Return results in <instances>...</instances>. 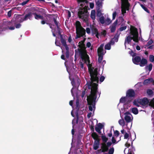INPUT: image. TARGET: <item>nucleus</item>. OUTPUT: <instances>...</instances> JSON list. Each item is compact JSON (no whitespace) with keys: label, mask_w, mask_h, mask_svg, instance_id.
I'll use <instances>...</instances> for the list:
<instances>
[{"label":"nucleus","mask_w":154,"mask_h":154,"mask_svg":"<svg viewBox=\"0 0 154 154\" xmlns=\"http://www.w3.org/2000/svg\"><path fill=\"white\" fill-rule=\"evenodd\" d=\"M119 134V132L117 131H116L114 132V137H115L116 138H116H117L118 137Z\"/></svg>","instance_id":"39"},{"label":"nucleus","mask_w":154,"mask_h":154,"mask_svg":"<svg viewBox=\"0 0 154 154\" xmlns=\"http://www.w3.org/2000/svg\"><path fill=\"white\" fill-rule=\"evenodd\" d=\"M147 94L150 96H151L153 94L152 91L150 89H148L147 91Z\"/></svg>","instance_id":"35"},{"label":"nucleus","mask_w":154,"mask_h":154,"mask_svg":"<svg viewBox=\"0 0 154 154\" xmlns=\"http://www.w3.org/2000/svg\"><path fill=\"white\" fill-rule=\"evenodd\" d=\"M96 11L95 10L91 11V17L93 20H94L95 19Z\"/></svg>","instance_id":"22"},{"label":"nucleus","mask_w":154,"mask_h":154,"mask_svg":"<svg viewBox=\"0 0 154 154\" xmlns=\"http://www.w3.org/2000/svg\"><path fill=\"white\" fill-rule=\"evenodd\" d=\"M118 122L120 125L122 127H124L125 126V122L123 119H122L119 120Z\"/></svg>","instance_id":"27"},{"label":"nucleus","mask_w":154,"mask_h":154,"mask_svg":"<svg viewBox=\"0 0 154 154\" xmlns=\"http://www.w3.org/2000/svg\"><path fill=\"white\" fill-rule=\"evenodd\" d=\"M99 140H95L93 145L94 149L95 150L97 149L99 147Z\"/></svg>","instance_id":"20"},{"label":"nucleus","mask_w":154,"mask_h":154,"mask_svg":"<svg viewBox=\"0 0 154 154\" xmlns=\"http://www.w3.org/2000/svg\"><path fill=\"white\" fill-rule=\"evenodd\" d=\"M104 44L101 45L97 49V53L99 56L98 61L100 63L103 59V55L106 53V51L103 50Z\"/></svg>","instance_id":"8"},{"label":"nucleus","mask_w":154,"mask_h":154,"mask_svg":"<svg viewBox=\"0 0 154 154\" xmlns=\"http://www.w3.org/2000/svg\"><path fill=\"white\" fill-rule=\"evenodd\" d=\"M124 119L127 122H131L133 119L132 115L128 112H126L124 114Z\"/></svg>","instance_id":"13"},{"label":"nucleus","mask_w":154,"mask_h":154,"mask_svg":"<svg viewBox=\"0 0 154 154\" xmlns=\"http://www.w3.org/2000/svg\"><path fill=\"white\" fill-rule=\"evenodd\" d=\"M128 154H134V153L133 151H132L131 149H129L128 150Z\"/></svg>","instance_id":"57"},{"label":"nucleus","mask_w":154,"mask_h":154,"mask_svg":"<svg viewBox=\"0 0 154 154\" xmlns=\"http://www.w3.org/2000/svg\"><path fill=\"white\" fill-rule=\"evenodd\" d=\"M150 83H152L154 84V80H153L152 78H149L145 80L143 82V84L144 85H147Z\"/></svg>","instance_id":"18"},{"label":"nucleus","mask_w":154,"mask_h":154,"mask_svg":"<svg viewBox=\"0 0 154 154\" xmlns=\"http://www.w3.org/2000/svg\"><path fill=\"white\" fill-rule=\"evenodd\" d=\"M149 60L151 62H154V56L152 55H150L149 56Z\"/></svg>","instance_id":"41"},{"label":"nucleus","mask_w":154,"mask_h":154,"mask_svg":"<svg viewBox=\"0 0 154 154\" xmlns=\"http://www.w3.org/2000/svg\"><path fill=\"white\" fill-rule=\"evenodd\" d=\"M33 15H34L35 17V19H43V17L40 15H38L34 13L33 14Z\"/></svg>","instance_id":"29"},{"label":"nucleus","mask_w":154,"mask_h":154,"mask_svg":"<svg viewBox=\"0 0 154 154\" xmlns=\"http://www.w3.org/2000/svg\"><path fill=\"white\" fill-rule=\"evenodd\" d=\"M96 5L97 6V9H101L102 7V2L99 1H97L96 2Z\"/></svg>","instance_id":"25"},{"label":"nucleus","mask_w":154,"mask_h":154,"mask_svg":"<svg viewBox=\"0 0 154 154\" xmlns=\"http://www.w3.org/2000/svg\"><path fill=\"white\" fill-rule=\"evenodd\" d=\"M131 111L135 115L137 114L138 113V111L137 108H132Z\"/></svg>","instance_id":"28"},{"label":"nucleus","mask_w":154,"mask_h":154,"mask_svg":"<svg viewBox=\"0 0 154 154\" xmlns=\"http://www.w3.org/2000/svg\"><path fill=\"white\" fill-rule=\"evenodd\" d=\"M140 6H141L142 7V8L146 11V12H147V13H149V11L143 5L141 4L140 5Z\"/></svg>","instance_id":"44"},{"label":"nucleus","mask_w":154,"mask_h":154,"mask_svg":"<svg viewBox=\"0 0 154 154\" xmlns=\"http://www.w3.org/2000/svg\"><path fill=\"white\" fill-rule=\"evenodd\" d=\"M72 40V39L71 38V36L70 35L68 38V41L69 43H70L71 42Z\"/></svg>","instance_id":"64"},{"label":"nucleus","mask_w":154,"mask_h":154,"mask_svg":"<svg viewBox=\"0 0 154 154\" xmlns=\"http://www.w3.org/2000/svg\"><path fill=\"white\" fill-rule=\"evenodd\" d=\"M61 42L63 45L65 47L66 50V54L67 57H68L69 53V48L66 44V41L63 38L61 39Z\"/></svg>","instance_id":"14"},{"label":"nucleus","mask_w":154,"mask_h":154,"mask_svg":"<svg viewBox=\"0 0 154 154\" xmlns=\"http://www.w3.org/2000/svg\"><path fill=\"white\" fill-rule=\"evenodd\" d=\"M97 127L101 129L103 128V125L101 123H99L98 124Z\"/></svg>","instance_id":"46"},{"label":"nucleus","mask_w":154,"mask_h":154,"mask_svg":"<svg viewBox=\"0 0 154 154\" xmlns=\"http://www.w3.org/2000/svg\"><path fill=\"white\" fill-rule=\"evenodd\" d=\"M153 41L151 40H150L148 42V45H151Z\"/></svg>","instance_id":"62"},{"label":"nucleus","mask_w":154,"mask_h":154,"mask_svg":"<svg viewBox=\"0 0 154 154\" xmlns=\"http://www.w3.org/2000/svg\"><path fill=\"white\" fill-rule=\"evenodd\" d=\"M99 21L100 23L103 24H104L105 23V20L103 17H101L99 19Z\"/></svg>","instance_id":"32"},{"label":"nucleus","mask_w":154,"mask_h":154,"mask_svg":"<svg viewBox=\"0 0 154 154\" xmlns=\"http://www.w3.org/2000/svg\"><path fill=\"white\" fill-rule=\"evenodd\" d=\"M142 86V83L141 82H139L137 84H136L135 85V87L137 88H139Z\"/></svg>","instance_id":"38"},{"label":"nucleus","mask_w":154,"mask_h":154,"mask_svg":"<svg viewBox=\"0 0 154 154\" xmlns=\"http://www.w3.org/2000/svg\"><path fill=\"white\" fill-rule=\"evenodd\" d=\"M54 20L55 24L56 26L55 29V30L53 29V27L52 25L50 26V27L52 29V31L53 32V35L54 36H56V35L55 33L58 34L59 35L60 34V31L59 27V23L55 19H54Z\"/></svg>","instance_id":"10"},{"label":"nucleus","mask_w":154,"mask_h":154,"mask_svg":"<svg viewBox=\"0 0 154 154\" xmlns=\"http://www.w3.org/2000/svg\"><path fill=\"white\" fill-rule=\"evenodd\" d=\"M86 46L88 48H89L91 46V43L90 42H88L86 44Z\"/></svg>","instance_id":"61"},{"label":"nucleus","mask_w":154,"mask_h":154,"mask_svg":"<svg viewBox=\"0 0 154 154\" xmlns=\"http://www.w3.org/2000/svg\"><path fill=\"white\" fill-rule=\"evenodd\" d=\"M98 85L91 86L89 85L88 88L91 89V94L87 97V100L89 105V110L90 111H94L95 109V104L97 98L98 96L99 97L100 94L98 90Z\"/></svg>","instance_id":"3"},{"label":"nucleus","mask_w":154,"mask_h":154,"mask_svg":"<svg viewBox=\"0 0 154 154\" xmlns=\"http://www.w3.org/2000/svg\"><path fill=\"white\" fill-rule=\"evenodd\" d=\"M86 0H78L80 5L81 7H80L79 11L78 12V15L79 17L82 19L84 21L87 22L88 19V14L87 11V7L86 6L83 8V4L86 2Z\"/></svg>","instance_id":"5"},{"label":"nucleus","mask_w":154,"mask_h":154,"mask_svg":"<svg viewBox=\"0 0 154 154\" xmlns=\"http://www.w3.org/2000/svg\"><path fill=\"white\" fill-rule=\"evenodd\" d=\"M138 35L137 29L134 26H131L130 35L127 37L125 41V45L126 49V46L128 45L131 44V41L132 40H133L134 42H138L139 40Z\"/></svg>","instance_id":"4"},{"label":"nucleus","mask_w":154,"mask_h":154,"mask_svg":"<svg viewBox=\"0 0 154 154\" xmlns=\"http://www.w3.org/2000/svg\"><path fill=\"white\" fill-rule=\"evenodd\" d=\"M132 61L133 63L136 64H139L140 60L141 58L140 57L136 56L132 58Z\"/></svg>","instance_id":"17"},{"label":"nucleus","mask_w":154,"mask_h":154,"mask_svg":"<svg viewBox=\"0 0 154 154\" xmlns=\"http://www.w3.org/2000/svg\"><path fill=\"white\" fill-rule=\"evenodd\" d=\"M130 54L131 55V56H132L133 57H134L136 56V54L134 53L132 51H131L130 53Z\"/></svg>","instance_id":"48"},{"label":"nucleus","mask_w":154,"mask_h":154,"mask_svg":"<svg viewBox=\"0 0 154 154\" xmlns=\"http://www.w3.org/2000/svg\"><path fill=\"white\" fill-rule=\"evenodd\" d=\"M122 2L121 9L122 14L125 13L126 10H129V4L128 2V0H121Z\"/></svg>","instance_id":"9"},{"label":"nucleus","mask_w":154,"mask_h":154,"mask_svg":"<svg viewBox=\"0 0 154 154\" xmlns=\"http://www.w3.org/2000/svg\"><path fill=\"white\" fill-rule=\"evenodd\" d=\"M119 22L120 23H122L124 21V19L122 17H119L118 18Z\"/></svg>","instance_id":"43"},{"label":"nucleus","mask_w":154,"mask_h":154,"mask_svg":"<svg viewBox=\"0 0 154 154\" xmlns=\"http://www.w3.org/2000/svg\"><path fill=\"white\" fill-rule=\"evenodd\" d=\"M31 16V14H28L26 15L24 17H23L22 15H18L17 17L18 18V21L20 22H22L24 20H27L28 19H30Z\"/></svg>","instance_id":"12"},{"label":"nucleus","mask_w":154,"mask_h":154,"mask_svg":"<svg viewBox=\"0 0 154 154\" xmlns=\"http://www.w3.org/2000/svg\"><path fill=\"white\" fill-rule=\"evenodd\" d=\"M29 1V0H26L25 1H23V2L20 3V5L23 6L26 4Z\"/></svg>","instance_id":"42"},{"label":"nucleus","mask_w":154,"mask_h":154,"mask_svg":"<svg viewBox=\"0 0 154 154\" xmlns=\"http://www.w3.org/2000/svg\"><path fill=\"white\" fill-rule=\"evenodd\" d=\"M106 31L105 30H103L101 32V35L105 36L106 35Z\"/></svg>","instance_id":"50"},{"label":"nucleus","mask_w":154,"mask_h":154,"mask_svg":"<svg viewBox=\"0 0 154 154\" xmlns=\"http://www.w3.org/2000/svg\"><path fill=\"white\" fill-rule=\"evenodd\" d=\"M80 55L82 61H81L79 64V66L80 67L81 70L85 72V68L84 67L83 63H86L88 67L91 76V82H87V85L88 87L89 85L91 86L98 85L99 82V78L97 72V69H94L92 67V65L90 64L88 55L87 54L86 51L84 50H82L80 52Z\"/></svg>","instance_id":"1"},{"label":"nucleus","mask_w":154,"mask_h":154,"mask_svg":"<svg viewBox=\"0 0 154 154\" xmlns=\"http://www.w3.org/2000/svg\"><path fill=\"white\" fill-rule=\"evenodd\" d=\"M118 20H116L110 26L109 28L111 32H114L115 31L118 23Z\"/></svg>","instance_id":"16"},{"label":"nucleus","mask_w":154,"mask_h":154,"mask_svg":"<svg viewBox=\"0 0 154 154\" xmlns=\"http://www.w3.org/2000/svg\"><path fill=\"white\" fill-rule=\"evenodd\" d=\"M71 83L72 85L73 86V88L71 90V92L72 96H74L73 91L74 90V86H75V82L74 80H72L71 81Z\"/></svg>","instance_id":"34"},{"label":"nucleus","mask_w":154,"mask_h":154,"mask_svg":"<svg viewBox=\"0 0 154 154\" xmlns=\"http://www.w3.org/2000/svg\"><path fill=\"white\" fill-rule=\"evenodd\" d=\"M102 10L101 9H98L97 11V16L99 17H100L102 14L101 13Z\"/></svg>","instance_id":"33"},{"label":"nucleus","mask_w":154,"mask_h":154,"mask_svg":"<svg viewBox=\"0 0 154 154\" xmlns=\"http://www.w3.org/2000/svg\"><path fill=\"white\" fill-rule=\"evenodd\" d=\"M130 143H128V142H127L125 144V146L127 147H128L130 146Z\"/></svg>","instance_id":"60"},{"label":"nucleus","mask_w":154,"mask_h":154,"mask_svg":"<svg viewBox=\"0 0 154 154\" xmlns=\"http://www.w3.org/2000/svg\"><path fill=\"white\" fill-rule=\"evenodd\" d=\"M126 26H124L123 27H120L119 29V30L120 31H122L124 30H125L126 28Z\"/></svg>","instance_id":"49"},{"label":"nucleus","mask_w":154,"mask_h":154,"mask_svg":"<svg viewBox=\"0 0 154 154\" xmlns=\"http://www.w3.org/2000/svg\"><path fill=\"white\" fill-rule=\"evenodd\" d=\"M92 137L93 138L96 140H98V135L95 133H93L92 134Z\"/></svg>","instance_id":"30"},{"label":"nucleus","mask_w":154,"mask_h":154,"mask_svg":"<svg viewBox=\"0 0 154 154\" xmlns=\"http://www.w3.org/2000/svg\"><path fill=\"white\" fill-rule=\"evenodd\" d=\"M79 100L78 99H77L76 101V109H73L72 110L71 114L73 117H75V116H76L77 118V119L76 120V122L77 123L78 121V113L77 112H75V111H77L78 110V109L79 108Z\"/></svg>","instance_id":"11"},{"label":"nucleus","mask_w":154,"mask_h":154,"mask_svg":"<svg viewBox=\"0 0 154 154\" xmlns=\"http://www.w3.org/2000/svg\"><path fill=\"white\" fill-rule=\"evenodd\" d=\"M90 7L91 9H92L94 8V4L93 3H89Z\"/></svg>","instance_id":"53"},{"label":"nucleus","mask_w":154,"mask_h":154,"mask_svg":"<svg viewBox=\"0 0 154 154\" xmlns=\"http://www.w3.org/2000/svg\"><path fill=\"white\" fill-rule=\"evenodd\" d=\"M86 31L87 33L88 34L90 33L91 32L90 29L89 28H87L86 29Z\"/></svg>","instance_id":"58"},{"label":"nucleus","mask_w":154,"mask_h":154,"mask_svg":"<svg viewBox=\"0 0 154 154\" xmlns=\"http://www.w3.org/2000/svg\"><path fill=\"white\" fill-rule=\"evenodd\" d=\"M129 137V134L127 133H125L124 135V139H128V138Z\"/></svg>","instance_id":"51"},{"label":"nucleus","mask_w":154,"mask_h":154,"mask_svg":"<svg viewBox=\"0 0 154 154\" xmlns=\"http://www.w3.org/2000/svg\"><path fill=\"white\" fill-rule=\"evenodd\" d=\"M102 139L103 140V141L106 143L108 140V138H107L105 136L103 135L101 137Z\"/></svg>","instance_id":"37"},{"label":"nucleus","mask_w":154,"mask_h":154,"mask_svg":"<svg viewBox=\"0 0 154 154\" xmlns=\"http://www.w3.org/2000/svg\"><path fill=\"white\" fill-rule=\"evenodd\" d=\"M152 67V65L151 64H149L148 65L145 67V69L146 71H148L149 72L151 70Z\"/></svg>","instance_id":"24"},{"label":"nucleus","mask_w":154,"mask_h":154,"mask_svg":"<svg viewBox=\"0 0 154 154\" xmlns=\"http://www.w3.org/2000/svg\"><path fill=\"white\" fill-rule=\"evenodd\" d=\"M118 13V11H115L112 13V20H114L116 18L117 14Z\"/></svg>","instance_id":"36"},{"label":"nucleus","mask_w":154,"mask_h":154,"mask_svg":"<svg viewBox=\"0 0 154 154\" xmlns=\"http://www.w3.org/2000/svg\"><path fill=\"white\" fill-rule=\"evenodd\" d=\"M105 79V77L103 76H101L100 78V82H102Z\"/></svg>","instance_id":"55"},{"label":"nucleus","mask_w":154,"mask_h":154,"mask_svg":"<svg viewBox=\"0 0 154 154\" xmlns=\"http://www.w3.org/2000/svg\"><path fill=\"white\" fill-rule=\"evenodd\" d=\"M101 129H100V128H99L97 127H96L95 128V130L97 132H98L99 133H101Z\"/></svg>","instance_id":"54"},{"label":"nucleus","mask_w":154,"mask_h":154,"mask_svg":"<svg viewBox=\"0 0 154 154\" xmlns=\"http://www.w3.org/2000/svg\"><path fill=\"white\" fill-rule=\"evenodd\" d=\"M93 115V113L92 112H90L87 115V117L89 118H90Z\"/></svg>","instance_id":"56"},{"label":"nucleus","mask_w":154,"mask_h":154,"mask_svg":"<svg viewBox=\"0 0 154 154\" xmlns=\"http://www.w3.org/2000/svg\"><path fill=\"white\" fill-rule=\"evenodd\" d=\"M94 30L95 31V32L96 33V36L97 38H98L99 34L97 32V30L96 28H94Z\"/></svg>","instance_id":"52"},{"label":"nucleus","mask_w":154,"mask_h":154,"mask_svg":"<svg viewBox=\"0 0 154 154\" xmlns=\"http://www.w3.org/2000/svg\"><path fill=\"white\" fill-rule=\"evenodd\" d=\"M111 44L110 42L105 45V48L106 50H109L111 48Z\"/></svg>","instance_id":"31"},{"label":"nucleus","mask_w":154,"mask_h":154,"mask_svg":"<svg viewBox=\"0 0 154 154\" xmlns=\"http://www.w3.org/2000/svg\"><path fill=\"white\" fill-rule=\"evenodd\" d=\"M85 40V38L81 42H80L79 43V46L80 48H82L85 46L84 44V42Z\"/></svg>","instance_id":"23"},{"label":"nucleus","mask_w":154,"mask_h":154,"mask_svg":"<svg viewBox=\"0 0 154 154\" xmlns=\"http://www.w3.org/2000/svg\"><path fill=\"white\" fill-rule=\"evenodd\" d=\"M134 91L132 89H129L127 91L126 96L122 97L120 99V102L118 106L121 115L130 107V102L132 100L131 97H134Z\"/></svg>","instance_id":"2"},{"label":"nucleus","mask_w":154,"mask_h":154,"mask_svg":"<svg viewBox=\"0 0 154 154\" xmlns=\"http://www.w3.org/2000/svg\"><path fill=\"white\" fill-rule=\"evenodd\" d=\"M11 12H12V11H11V10H10L8 12V17H11Z\"/></svg>","instance_id":"59"},{"label":"nucleus","mask_w":154,"mask_h":154,"mask_svg":"<svg viewBox=\"0 0 154 154\" xmlns=\"http://www.w3.org/2000/svg\"><path fill=\"white\" fill-rule=\"evenodd\" d=\"M75 26L77 34L76 38H77L84 35L85 33V30L82 27L80 22L79 21L76 22Z\"/></svg>","instance_id":"6"},{"label":"nucleus","mask_w":154,"mask_h":154,"mask_svg":"<svg viewBox=\"0 0 154 154\" xmlns=\"http://www.w3.org/2000/svg\"><path fill=\"white\" fill-rule=\"evenodd\" d=\"M150 104L151 106L154 108V98L151 101L150 103Z\"/></svg>","instance_id":"45"},{"label":"nucleus","mask_w":154,"mask_h":154,"mask_svg":"<svg viewBox=\"0 0 154 154\" xmlns=\"http://www.w3.org/2000/svg\"><path fill=\"white\" fill-rule=\"evenodd\" d=\"M118 35H115L114 37L109 42L111 45H113L115 42H116L118 41Z\"/></svg>","instance_id":"19"},{"label":"nucleus","mask_w":154,"mask_h":154,"mask_svg":"<svg viewBox=\"0 0 154 154\" xmlns=\"http://www.w3.org/2000/svg\"><path fill=\"white\" fill-rule=\"evenodd\" d=\"M117 138H116V137L113 136L112 137V141L113 143H116ZM117 142H116L117 143Z\"/></svg>","instance_id":"40"},{"label":"nucleus","mask_w":154,"mask_h":154,"mask_svg":"<svg viewBox=\"0 0 154 154\" xmlns=\"http://www.w3.org/2000/svg\"><path fill=\"white\" fill-rule=\"evenodd\" d=\"M55 44L57 46H60L59 43L58 42L57 40H56Z\"/></svg>","instance_id":"63"},{"label":"nucleus","mask_w":154,"mask_h":154,"mask_svg":"<svg viewBox=\"0 0 154 154\" xmlns=\"http://www.w3.org/2000/svg\"><path fill=\"white\" fill-rule=\"evenodd\" d=\"M105 22L104 25H109L111 23V20L109 18L107 17L105 20Z\"/></svg>","instance_id":"26"},{"label":"nucleus","mask_w":154,"mask_h":154,"mask_svg":"<svg viewBox=\"0 0 154 154\" xmlns=\"http://www.w3.org/2000/svg\"><path fill=\"white\" fill-rule=\"evenodd\" d=\"M149 102V101L148 99L146 97H144L143 99H138L137 101L134 100L133 102V104L137 106H139V104H140L143 107H146L148 106Z\"/></svg>","instance_id":"7"},{"label":"nucleus","mask_w":154,"mask_h":154,"mask_svg":"<svg viewBox=\"0 0 154 154\" xmlns=\"http://www.w3.org/2000/svg\"><path fill=\"white\" fill-rule=\"evenodd\" d=\"M112 143L111 142H108L107 143V144L106 143H103L102 148L104 151H106L108 150L109 149V147L111 145Z\"/></svg>","instance_id":"15"},{"label":"nucleus","mask_w":154,"mask_h":154,"mask_svg":"<svg viewBox=\"0 0 154 154\" xmlns=\"http://www.w3.org/2000/svg\"><path fill=\"white\" fill-rule=\"evenodd\" d=\"M140 63L139 64L141 66H144L147 63V60L144 59H142L141 60H140Z\"/></svg>","instance_id":"21"},{"label":"nucleus","mask_w":154,"mask_h":154,"mask_svg":"<svg viewBox=\"0 0 154 154\" xmlns=\"http://www.w3.org/2000/svg\"><path fill=\"white\" fill-rule=\"evenodd\" d=\"M114 151V149L113 148H111L109 152V154H113Z\"/></svg>","instance_id":"47"}]
</instances>
